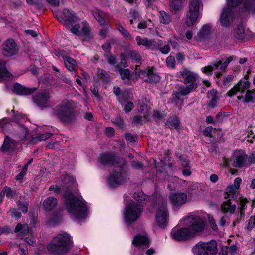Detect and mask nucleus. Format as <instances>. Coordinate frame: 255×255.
I'll return each instance as SVG.
<instances>
[{"label": "nucleus", "instance_id": "nucleus-8", "mask_svg": "<svg viewBox=\"0 0 255 255\" xmlns=\"http://www.w3.org/2000/svg\"><path fill=\"white\" fill-rule=\"evenodd\" d=\"M183 225L187 226L193 237L202 232L205 227L204 219L197 215L191 214L181 220Z\"/></svg>", "mask_w": 255, "mask_h": 255}, {"label": "nucleus", "instance_id": "nucleus-53", "mask_svg": "<svg viewBox=\"0 0 255 255\" xmlns=\"http://www.w3.org/2000/svg\"><path fill=\"white\" fill-rule=\"evenodd\" d=\"M18 204L20 209L22 211L23 213H26L28 212L27 203L18 202Z\"/></svg>", "mask_w": 255, "mask_h": 255}, {"label": "nucleus", "instance_id": "nucleus-59", "mask_svg": "<svg viewBox=\"0 0 255 255\" xmlns=\"http://www.w3.org/2000/svg\"><path fill=\"white\" fill-rule=\"evenodd\" d=\"M133 107V104L131 102H128L125 106L124 111L127 112H129Z\"/></svg>", "mask_w": 255, "mask_h": 255}, {"label": "nucleus", "instance_id": "nucleus-27", "mask_svg": "<svg viewBox=\"0 0 255 255\" xmlns=\"http://www.w3.org/2000/svg\"><path fill=\"white\" fill-rule=\"evenodd\" d=\"M17 142L16 140L6 136L3 145L1 147L3 151H12L16 148Z\"/></svg>", "mask_w": 255, "mask_h": 255}, {"label": "nucleus", "instance_id": "nucleus-24", "mask_svg": "<svg viewBox=\"0 0 255 255\" xmlns=\"http://www.w3.org/2000/svg\"><path fill=\"white\" fill-rule=\"evenodd\" d=\"M140 74L147 77L146 80L149 82H157L160 80V76L155 72L153 68L141 71Z\"/></svg>", "mask_w": 255, "mask_h": 255}, {"label": "nucleus", "instance_id": "nucleus-32", "mask_svg": "<svg viewBox=\"0 0 255 255\" xmlns=\"http://www.w3.org/2000/svg\"><path fill=\"white\" fill-rule=\"evenodd\" d=\"M64 59L65 66L67 69L70 71H74L77 66L76 60L68 56L64 57Z\"/></svg>", "mask_w": 255, "mask_h": 255}, {"label": "nucleus", "instance_id": "nucleus-30", "mask_svg": "<svg viewBox=\"0 0 255 255\" xmlns=\"http://www.w3.org/2000/svg\"><path fill=\"white\" fill-rule=\"evenodd\" d=\"M57 204V199L54 197H49L44 201L43 206L45 210H51L56 207Z\"/></svg>", "mask_w": 255, "mask_h": 255}, {"label": "nucleus", "instance_id": "nucleus-37", "mask_svg": "<svg viewBox=\"0 0 255 255\" xmlns=\"http://www.w3.org/2000/svg\"><path fill=\"white\" fill-rule=\"evenodd\" d=\"M170 6L171 8L175 11H178L182 8V2L181 0H170Z\"/></svg>", "mask_w": 255, "mask_h": 255}, {"label": "nucleus", "instance_id": "nucleus-44", "mask_svg": "<svg viewBox=\"0 0 255 255\" xmlns=\"http://www.w3.org/2000/svg\"><path fill=\"white\" fill-rule=\"evenodd\" d=\"M117 29L121 33V34L125 37L128 38L129 39L132 38L129 32L125 29H124V28L122 26L120 25H119L117 27Z\"/></svg>", "mask_w": 255, "mask_h": 255}, {"label": "nucleus", "instance_id": "nucleus-6", "mask_svg": "<svg viewBox=\"0 0 255 255\" xmlns=\"http://www.w3.org/2000/svg\"><path fill=\"white\" fill-rule=\"evenodd\" d=\"M73 245L71 236L66 232L58 234L47 246L49 252L56 255H63L69 252Z\"/></svg>", "mask_w": 255, "mask_h": 255}, {"label": "nucleus", "instance_id": "nucleus-49", "mask_svg": "<svg viewBox=\"0 0 255 255\" xmlns=\"http://www.w3.org/2000/svg\"><path fill=\"white\" fill-rule=\"evenodd\" d=\"M255 226V216L250 218L247 225V229L249 231L252 230Z\"/></svg>", "mask_w": 255, "mask_h": 255}, {"label": "nucleus", "instance_id": "nucleus-38", "mask_svg": "<svg viewBox=\"0 0 255 255\" xmlns=\"http://www.w3.org/2000/svg\"><path fill=\"white\" fill-rule=\"evenodd\" d=\"M234 36L239 39H242L244 38L245 34V30L242 26L239 25L234 32Z\"/></svg>", "mask_w": 255, "mask_h": 255}, {"label": "nucleus", "instance_id": "nucleus-25", "mask_svg": "<svg viewBox=\"0 0 255 255\" xmlns=\"http://www.w3.org/2000/svg\"><path fill=\"white\" fill-rule=\"evenodd\" d=\"M14 232L18 238H23L30 232V230L27 224L18 223L15 228Z\"/></svg>", "mask_w": 255, "mask_h": 255}, {"label": "nucleus", "instance_id": "nucleus-28", "mask_svg": "<svg viewBox=\"0 0 255 255\" xmlns=\"http://www.w3.org/2000/svg\"><path fill=\"white\" fill-rule=\"evenodd\" d=\"M12 74L5 68V62L0 60V82L3 80H9Z\"/></svg>", "mask_w": 255, "mask_h": 255}, {"label": "nucleus", "instance_id": "nucleus-15", "mask_svg": "<svg viewBox=\"0 0 255 255\" xmlns=\"http://www.w3.org/2000/svg\"><path fill=\"white\" fill-rule=\"evenodd\" d=\"M73 110L70 108L69 102H64L57 106L54 110V114L61 120L68 122L71 118Z\"/></svg>", "mask_w": 255, "mask_h": 255}, {"label": "nucleus", "instance_id": "nucleus-35", "mask_svg": "<svg viewBox=\"0 0 255 255\" xmlns=\"http://www.w3.org/2000/svg\"><path fill=\"white\" fill-rule=\"evenodd\" d=\"M92 13L94 18L101 25H103L105 24V21L103 18L104 13L102 11L96 9L92 11Z\"/></svg>", "mask_w": 255, "mask_h": 255}, {"label": "nucleus", "instance_id": "nucleus-2", "mask_svg": "<svg viewBox=\"0 0 255 255\" xmlns=\"http://www.w3.org/2000/svg\"><path fill=\"white\" fill-rule=\"evenodd\" d=\"M98 161L103 165H111L116 168L115 171L110 174L107 178L108 183L111 187H116L128 179L127 174L122 170L125 165L124 159L120 158L110 153H105L99 156Z\"/></svg>", "mask_w": 255, "mask_h": 255}, {"label": "nucleus", "instance_id": "nucleus-3", "mask_svg": "<svg viewBox=\"0 0 255 255\" xmlns=\"http://www.w3.org/2000/svg\"><path fill=\"white\" fill-rule=\"evenodd\" d=\"M239 5L242 11L255 13V0H226V7L222 11L219 19L222 27L230 25L234 19L232 9Z\"/></svg>", "mask_w": 255, "mask_h": 255}, {"label": "nucleus", "instance_id": "nucleus-55", "mask_svg": "<svg viewBox=\"0 0 255 255\" xmlns=\"http://www.w3.org/2000/svg\"><path fill=\"white\" fill-rule=\"evenodd\" d=\"M131 166L135 169H141L143 168V164L141 162L132 161L131 163Z\"/></svg>", "mask_w": 255, "mask_h": 255}, {"label": "nucleus", "instance_id": "nucleus-57", "mask_svg": "<svg viewBox=\"0 0 255 255\" xmlns=\"http://www.w3.org/2000/svg\"><path fill=\"white\" fill-rule=\"evenodd\" d=\"M247 162L249 163V166L255 164V153H252L249 156H247Z\"/></svg>", "mask_w": 255, "mask_h": 255}, {"label": "nucleus", "instance_id": "nucleus-56", "mask_svg": "<svg viewBox=\"0 0 255 255\" xmlns=\"http://www.w3.org/2000/svg\"><path fill=\"white\" fill-rule=\"evenodd\" d=\"M213 129V128L211 126H209L206 128L204 130V135L207 137H210L211 136Z\"/></svg>", "mask_w": 255, "mask_h": 255}, {"label": "nucleus", "instance_id": "nucleus-60", "mask_svg": "<svg viewBox=\"0 0 255 255\" xmlns=\"http://www.w3.org/2000/svg\"><path fill=\"white\" fill-rule=\"evenodd\" d=\"M113 123L121 127L123 125V121L120 116H117L114 120Z\"/></svg>", "mask_w": 255, "mask_h": 255}, {"label": "nucleus", "instance_id": "nucleus-61", "mask_svg": "<svg viewBox=\"0 0 255 255\" xmlns=\"http://www.w3.org/2000/svg\"><path fill=\"white\" fill-rule=\"evenodd\" d=\"M209 221L212 229L214 231H216L218 229V227L214 219L212 217H209Z\"/></svg>", "mask_w": 255, "mask_h": 255}, {"label": "nucleus", "instance_id": "nucleus-22", "mask_svg": "<svg viewBox=\"0 0 255 255\" xmlns=\"http://www.w3.org/2000/svg\"><path fill=\"white\" fill-rule=\"evenodd\" d=\"M37 90L36 88H28L18 83L14 84L12 91L17 94L28 95L33 93Z\"/></svg>", "mask_w": 255, "mask_h": 255}, {"label": "nucleus", "instance_id": "nucleus-16", "mask_svg": "<svg viewBox=\"0 0 255 255\" xmlns=\"http://www.w3.org/2000/svg\"><path fill=\"white\" fill-rule=\"evenodd\" d=\"M155 220L156 224L160 227L164 226L167 222L168 213L164 203H158L156 205Z\"/></svg>", "mask_w": 255, "mask_h": 255}, {"label": "nucleus", "instance_id": "nucleus-9", "mask_svg": "<svg viewBox=\"0 0 255 255\" xmlns=\"http://www.w3.org/2000/svg\"><path fill=\"white\" fill-rule=\"evenodd\" d=\"M181 76L183 79L184 85L178 87L177 93L178 95L184 96L197 87V76L194 73L187 70L183 71Z\"/></svg>", "mask_w": 255, "mask_h": 255}, {"label": "nucleus", "instance_id": "nucleus-20", "mask_svg": "<svg viewBox=\"0 0 255 255\" xmlns=\"http://www.w3.org/2000/svg\"><path fill=\"white\" fill-rule=\"evenodd\" d=\"M50 98L49 93L47 91L38 93L33 97L34 103L39 107L45 108L49 105Z\"/></svg>", "mask_w": 255, "mask_h": 255}, {"label": "nucleus", "instance_id": "nucleus-36", "mask_svg": "<svg viewBox=\"0 0 255 255\" xmlns=\"http://www.w3.org/2000/svg\"><path fill=\"white\" fill-rule=\"evenodd\" d=\"M138 110L139 112L143 115L144 117H147L150 112V109L146 104H142L140 103V100H138Z\"/></svg>", "mask_w": 255, "mask_h": 255}, {"label": "nucleus", "instance_id": "nucleus-7", "mask_svg": "<svg viewBox=\"0 0 255 255\" xmlns=\"http://www.w3.org/2000/svg\"><path fill=\"white\" fill-rule=\"evenodd\" d=\"M203 3L201 0H190L185 23L187 26L194 25L202 15Z\"/></svg>", "mask_w": 255, "mask_h": 255}, {"label": "nucleus", "instance_id": "nucleus-26", "mask_svg": "<svg viewBox=\"0 0 255 255\" xmlns=\"http://www.w3.org/2000/svg\"><path fill=\"white\" fill-rule=\"evenodd\" d=\"M236 209V206L231 202V198H229L226 201L223 202L221 206L222 212L224 213L233 214Z\"/></svg>", "mask_w": 255, "mask_h": 255}, {"label": "nucleus", "instance_id": "nucleus-21", "mask_svg": "<svg viewBox=\"0 0 255 255\" xmlns=\"http://www.w3.org/2000/svg\"><path fill=\"white\" fill-rule=\"evenodd\" d=\"M169 199L173 205L180 207L187 202V196L185 193L178 192L171 194Z\"/></svg>", "mask_w": 255, "mask_h": 255}, {"label": "nucleus", "instance_id": "nucleus-52", "mask_svg": "<svg viewBox=\"0 0 255 255\" xmlns=\"http://www.w3.org/2000/svg\"><path fill=\"white\" fill-rule=\"evenodd\" d=\"M51 135L52 134L50 133L41 134L37 137V139L38 141H45L49 139L51 136Z\"/></svg>", "mask_w": 255, "mask_h": 255}, {"label": "nucleus", "instance_id": "nucleus-47", "mask_svg": "<svg viewBox=\"0 0 255 255\" xmlns=\"http://www.w3.org/2000/svg\"><path fill=\"white\" fill-rule=\"evenodd\" d=\"M27 171V165H24L22 171L16 176V179L17 181H21L25 175Z\"/></svg>", "mask_w": 255, "mask_h": 255}, {"label": "nucleus", "instance_id": "nucleus-1", "mask_svg": "<svg viewBox=\"0 0 255 255\" xmlns=\"http://www.w3.org/2000/svg\"><path fill=\"white\" fill-rule=\"evenodd\" d=\"M76 187L75 179L69 175H62L58 180V185H52L49 187L50 191L58 193L61 190L65 191V205L68 213L71 216L77 220L87 217L88 207L83 198L75 195L73 190Z\"/></svg>", "mask_w": 255, "mask_h": 255}, {"label": "nucleus", "instance_id": "nucleus-64", "mask_svg": "<svg viewBox=\"0 0 255 255\" xmlns=\"http://www.w3.org/2000/svg\"><path fill=\"white\" fill-rule=\"evenodd\" d=\"M25 241L26 243L30 245H33L35 243V239L33 236L29 237H26L25 239Z\"/></svg>", "mask_w": 255, "mask_h": 255}, {"label": "nucleus", "instance_id": "nucleus-12", "mask_svg": "<svg viewBox=\"0 0 255 255\" xmlns=\"http://www.w3.org/2000/svg\"><path fill=\"white\" fill-rule=\"evenodd\" d=\"M195 255H216L218 252L217 244L215 240L199 242L192 249Z\"/></svg>", "mask_w": 255, "mask_h": 255}, {"label": "nucleus", "instance_id": "nucleus-45", "mask_svg": "<svg viewBox=\"0 0 255 255\" xmlns=\"http://www.w3.org/2000/svg\"><path fill=\"white\" fill-rule=\"evenodd\" d=\"M128 56L136 62H139L141 60V56L139 53L136 51H130L129 52Z\"/></svg>", "mask_w": 255, "mask_h": 255}, {"label": "nucleus", "instance_id": "nucleus-23", "mask_svg": "<svg viewBox=\"0 0 255 255\" xmlns=\"http://www.w3.org/2000/svg\"><path fill=\"white\" fill-rule=\"evenodd\" d=\"M212 31V27L210 24L204 25L197 34L198 40L204 41L209 38Z\"/></svg>", "mask_w": 255, "mask_h": 255}, {"label": "nucleus", "instance_id": "nucleus-29", "mask_svg": "<svg viewBox=\"0 0 255 255\" xmlns=\"http://www.w3.org/2000/svg\"><path fill=\"white\" fill-rule=\"evenodd\" d=\"M207 98L209 99L208 106L214 108L216 106L218 98L217 96V91L215 89H212L207 93Z\"/></svg>", "mask_w": 255, "mask_h": 255}, {"label": "nucleus", "instance_id": "nucleus-14", "mask_svg": "<svg viewBox=\"0 0 255 255\" xmlns=\"http://www.w3.org/2000/svg\"><path fill=\"white\" fill-rule=\"evenodd\" d=\"M132 242L133 247L131 254L133 255H143L144 250L150 245L149 239L145 235H137Z\"/></svg>", "mask_w": 255, "mask_h": 255}, {"label": "nucleus", "instance_id": "nucleus-63", "mask_svg": "<svg viewBox=\"0 0 255 255\" xmlns=\"http://www.w3.org/2000/svg\"><path fill=\"white\" fill-rule=\"evenodd\" d=\"M242 179L240 177H237L235 179L234 181V184L233 185L237 189H239Z\"/></svg>", "mask_w": 255, "mask_h": 255}, {"label": "nucleus", "instance_id": "nucleus-58", "mask_svg": "<svg viewBox=\"0 0 255 255\" xmlns=\"http://www.w3.org/2000/svg\"><path fill=\"white\" fill-rule=\"evenodd\" d=\"M115 133L114 129L112 127H107L105 129V133L109 137H112Z\"/></svg>", "mask_w": 255, "mask_h": 255}, {"label": "nucleus", "instance_id": "nucleus-62", "mask_svg": "<svg viewBox=\"0 0 255 255\" xmlns=\"http://www.w3.org/2000/svg\"><path fill=\"white\" fill-rule=\"evenodd\" d=\"M11 232L12 230L7 226L0 228V235L3 234H9Z\"/></svg>", "mask_w": 255, "mask_h": 255}, {"label": "nucleus", "instance_id": "nucleus-43", "mask_svg": "<svg viewBox=\"0 0 255 255\" xmlns=\"http://www.w3.org/2000/svg\"><path fill=\"white\" fill-rule=\"evenodd\" d=\"M8 198H12L16 194L15 191L12 190L10 187L6 186L3 188L1 191Z\"/></svg>", "mask_w": 255, "mask_h": 255}, {"label": "nucleus", "instance_id": "nucleus-31", "mask_svg": "<svg viewBox=\"0 0 255 255\" xmlns=\"http://www.w3.org/2000/svg\"><path fill=\"white\" fill-rule=\"evenodd\" d=\"M179 121L176 117H170L166 122L165 126L167 128L178 129L179 128Z\"/></svg>", "mask_w": 255, "mask_h": 255}, {"label": "nucleus", "instance_id": "nucleus-17", "mask_svg": "<svg viewBox=\"0 0 255 255\" xmlns=\"http://www.w3.org/2000/svg\"><path fill=\"white\" fill-rule=\"evenodd\" d=\"M170 234L174 239L178 241L185 240L193 237L187 226L181 228L174 227Z\"/></svg>", "mask_w": 255, "mask_h": 255}, {"label": "nucleus", "instance_id": "nucleus-50", "mask_svg": "<svg viewBox=\"0 0 255 255\" xmlns=\"http://www.w3.org/2000/svg\"><path fill=\"white\" fill-rule=\"evenodd\" d=\"M130 15L131 16V19L130 20V23L131 24H133L134 20L138 19L140 18V15L139 13L135 10H131L130 11Z\"/></svg>", "mask_w": 255, "mask_h": 255}, {"label": "nucleus", "instance_id": "nucleus-51", "mask_svg": "<svg viewBox=\"0 0 255 255\" xmlns=\"http://www.w3.org/2000/svg\"><path fill=\"white\" fill-rule=\"evenodd\" d=\"M166 63L168 67L173 68L175 66V60L174 57L169 56L166 59Z\"/></svg>", "mask_w": 255, "mask_h": 255}, {"label": "nucleus", "instance_id": "nucleus-33", "mask_svg": "<svg viewBox=\"0 0 255 255\" xmlns=\"http://www.w3.org/2000/svg\"><path fill=\"white\" fill-rule=\"evenodd\" d=\"M20 131H18L17 135L19 136V139H26V140H31V141L34 142L36 139L35 138H32L31 139V136L28 133L27 129L23 127L20 126Z\"/></svg>", "mask_w": 255, "mask_h": 255}, {"label": "nucleus", "instance_id": "nucleus-48", "mask_svg": "<svg viewBox=\"0 0 255 255\" xmlns=\"http://www.w3.org/2000/svg\"><path fill=\"white\" fill-rule=\"evenodd\" d=\"M120 73L122 79H128L130 77V71L128 69H120Z\"/></svg>", "mask_w": 255, "mask_h": 255}, {"label": "nucleus", "instance_id": "nucleus-34", "mask_svg": "<svg viewBox=\"0 0 255 255\" xmlns=\"http://www.w3.org/2000/svg\"><path fill=\"white\" fill-rule=\"evenodd\" d=\"M238 189L235 187L233 185H230L228 186L226 190V196L225 198H232L236 199L237 196L236 195Z\"/></svg>", "mask_w": 255, "mask_h": 255}, {"label": "nucleus", "instance_id": "nucleus-10", "mask_svg": "<svg viewBox=\"0 0 255 255\" xmlns=\"http://www.w3.org/2000/svg\"><path fill=\"white\" fill-rule=\"evenodd\" d=\"M135 40L138 46H143L146 49L152 50H159L164 54H168L170 50V47L167 45L161 47L163 42L160 40L156 41L154 39H150L146 37L137 36L135 38Z\"/></svg>", "mask_w": 255, "mask_h": 255}, {"label": "nucleus", "instance_id": "nucleus-13", "mask_svg": "<svg viewBox=\"0 0 255 255\" xmlns=\"http://www.w3.org/2000/svg\"><path fill=\"white\" fill-rule=\"evenodd\" d=\"M232 60V57L230 56L224 62H222L221 60L216 61L212 65L203 67L202 71L207 75H211L212 72H214L215 76L219 77L225 71L228 64Z\"/></svg>", "mask_w": 255, "mask_h": 255}, {"label": "nucleus", "instance_id": "nucleus-11", "mask_svg": "<svg viewBox=\"0 0 255 255\" xmlns=\"http://www.w3.org/2000/svg\"><path fill=\"white\" fill-rule=\"evenodd\" d=\"M231 161H232L233 166L235 167L246 168L249 166V163L247 162V155L241 150H235L230 159L224 158L221 162V165L224 167H228Z\"/></svg>", "mask_w": 255, "mask_h": 255}, {"label": "nucleus", "instance_id": "nucleus-19", "mask_svg": "<svg viewBox=\"0 0 255 255\" xmlns=\"http://www.w3.org/2000/svg\"><path fill=\"white\" fill-rule=\"evenodd\" d=\"M2 50L4 55L11 56L16 54L18 48L13 40L8 39L2 44Z\"/></svg>", "mask_w": 255, "mask_h": 255}, {"label": "nucleus", "instance_id": "nucleus-41", "mask_svg": "<svg viewBox=\"0 0 255 255\" xmlns=\"http://www.w3.org/2000/svg\"><path fill=\"white\" fill-rule=\"evenodd\" d=\"M239 211L241 216L244 214V211L247 207L246 204L248 203V200L246 198H241L239 199Z\"/></svg>", "mask_w": 255, "mask_h": 255}, {"label": "nucleus", "instance_id": "nucleus-54", "mask_svg": "<svg viewBox=\"0 0 255 255\" xmlns=\"http://www.w3.org/2000/svg\"><path fill=\"white\" fill-rule=\"evenodd\" d=\"M179 158L180 160L181 164L184 167H187L189 166V161L185 156L180 155Z\"/></svg>", "mask_w": 255, "mask_h": 255}, {"label": "nucleus", "instance_id": "nucleus-4", "mask_svg": "<svg viewBox=\"0 0 255 255\" xmlns=\"http://www.w3.org/2000/svg\"><path fill=\"white\" fill-rule=\"evenodd\" d=\"M134 199L138 202H130L125 206L123 216L125 223L129 225L135 222L141 216L143 211V206L150 200L151 198L142 192L134 194Z\"/></svg>", "mask_w": 255, "mask_h": 255}, {"label": "nucleus", "instance_id": "nucleus-42", "mask_svg": "<svg viewBox=\"0 0 255 255\" xmlns=\"http://www.w3.org/2000/svg\"><path fill=\"white\" fill-rule=\"evenodd\" d=\"M255 92V90L252 91L251 90H248L245 95L243 102L245 103H249L252 102L254 98V93Z\"/></svg>", "mask_w": 255, "mask_h": 255}, {"label": "nucleus", "instance_id": "nucleus-5", "mask_svg": "<svg viewBox=\"0 0 255 255\" xmlns=\"http://www.w3.org/2000/svg\"><path fill=\"white\" fill-rule=\"evenodd\" d=\"M57 19L62 21L63 20L69 26H71V32L77 35H83L87 36L89 34L90 27L86 21H83L80 24H77L79 21V18L74 16L71 11L65 9L63 10L62 13H60L59 15L57 16Z\"/></svg>", "mask_w": 255, "mask_h": 255}, {"label": "nucleus", "instance_id": "nucleus-40", "mask_svg": "<svg viewBox=\"0 0 255 255\" xmlns=\"http://www.w3.org/2000/svg\"><path fill=\"white\" fill-rule=\"evenodd\" d=\"M159 17L160 22L164 24H168L170 21V16L164 11L159 12Z\"/></svg>", "mask_w": 255, "mask_h": 255}, {"label": "nucleus", "instance_id": "nucleus-39", "mask_svg": "<svg viewBox=\"0 0 255 255\" xmlns=\"http://www.w3.org/2000/svg\"><path fill=\"white\" fill-rule=\"evenodd\" d=\"M11 126V121L7 118H4L0 121V128L3 130L9 129Z\"/></svg>", "mask_w": 255, "mask_h": 255}, {"label": "nucleus", "instance_id": "nucleus-46", "mask_svg": "<svg viewBox=\"0 0 255 255\" xmlns=\"http://www.w3.org/2000/svg\"><path fill=\"white\" fill-rule=\"evenodd\" d=\"M98 75L105 82H107L109 78V76L108 74L104 70L102 69H99L98 71Z\"/></svg>", "mask_w": 255, "mask_h": 255}, {"label": "nucleus", "instance_id": "nucleus-18", "mask_svg": "<svg viewBox=\"0 0 255 255\" xmlns=\"http://www.w3.org/2000/svg\"><path fill=\"white\" fill-rule=\"evenodd\" d=\"M250 85L251 83L249 81L241 79L227 93V95L232 97L238 92L243 93L245 90H249Z\"/></svg>", "mask_w": 255, "mask_h": 255}]
</instances>
